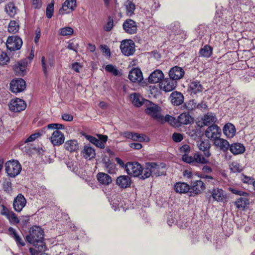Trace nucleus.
<instances>
[{
    "label": "nucleus",
    "mask_w": 255,
    "mask_h": 255,
    "mask_svg": "<svg viewBox=\"0 0 255 255\" xmlns=\"http://www.w3.org/2000/svg\"><path fill=\"white\" fill-rule=\"evenodd\" d=\"M82 153L84 158L89 160L94 158L96 155L95 149L88 145L84 146Z\"/></svg>",
    "instance_id": "34"
},
{
    "label": "nucleus",
    "mask_w": 255,
    "mask_h": 255,
    "mask_svg": "<svg viewBox=\"0 0 255 255\" xmlns=\"http://www.w3.org/2000/svg\"><path fill=\"white\" fill-rule=\"evenodd\" d=\"M151 167L152 175L159 176L163 174V171L162 170L164 168V165L162 163L159 164L155 162H149Z\"/></svg>",
    "instance_id": "26"
},
{
    "label": "nucleus",
    "mask_w": 255,
    "mask_h": 255,
    "mask_svg": "<svg viewBox=\"0 0 255 255\" xmlns=\"http://www.w3.org/2000/svg\"><path fill=\"white\" fill-rule=\"evenodd\" d=\"M128 78L133 83H139L143 79L142 73L139 68H133L128 73Z\"/></svg>",
    "instance_id": "14"
},
{
    "label": "nucleus",
    "mask_w": 255,
    "mask_h": 255,
    "mask_svg": "<svg viewBox=\"0 0 255 255\" xmlns=\"http://www.w3.org/2000/svg\"><path fill=\"white\" fill-rule=\"evenodd\" d=\"M26 239L28 243L33 245L38 250H47L46 245L43 242L44 231L40 227L34 226L30 228L29 234Z\"/></svg>",
    "instance_id": "1"
},
{
    "label": "nucleus",
    "mask_w": 255,
    "mask_h": 255,
    "mask_svg": "<svg viewBox=\"0 0 255 255\" xmlns=\"http://www.w3.org/2000/svg\"><path fill=\"white\" fill-rule=\"evenodd\" d=\"M47 129H53L55 130H58L64 129V126L60 124H49L46 127Z\"/></svg>",
    "instance_id": "57"
},
{
    "label": "nucleus",
    "mask_w": 255,
    "mask_h": 255,
    "mask_svg": "<svg viewBox=\"0 0 255 255\" xmlns=\"http://www.w3.org/2000/svg\"><path fill=\"white\" fill-rule=\"evenodd\" d=\"M146 139H148L146 136L142 134H138L134 132H132V136H131V139L140 142L147 141V140Z\"/></svg>",
    "instance_id": "51"
},
{
    "label": "nucleus",
    "mask_w": 255,
    "mask_h": 255,
    "mask_svg": "<svg viewBox=\"0 0 255 255\" xmlns=\"http://www.w3.org/2000/svg\"><path fill=\"white\" fill-rule=\"evenodd\" d=\"M99 138L95 143V145L100 148H104L105 143L108 140V136L106 135L98 134Z\"/></svg>",
    "instance_id": "41"
},
{
    "label": "nucleus",
    "mask_w": 255,
    "mask_h": 255,
    "mask_svg": "<svg viewBox=\"0 0 255 255\" xmlns=\"http://www.w3.org/2000/svg\"><path fill=\"white\" fill-rule=\"evenodd\" d=\"M211 193L213 200L217 202H223L226 197V195L224 191L218 188H214L212 190Z\"/></svg>",
    "instance_id": "24"
},
{
    "label": "nucleus",
    "mask_w": 255,
    "mask_h": 255,
    "mask_svg": "<svg viewBox=\"0 0 255 255\" xmlns=\"http://www.w3.org/2000/svg\"><path fill=\"white\" fill-rule=\"evenodd\" d=\"M176 86L177 81L172 80L170 78H165L160 83V89L166 92L173 90Z\"/></svg>",
    "instance_id": "11"
},
{
    "label": "nucleus",
    "mask_w": 255,
    "mask_h": 255,
    "mask_svg": "<svg viewBox=\"0 0 255 255\" xmlns=\"http://www.w3.org/2000/svg\"><path fill=\"white\" fill-rule=\"evenodd\" d=\"M10 235L14 239L18 245L24 246L25 243L22 238L17 234L16 230L12 227H9L8 229Z\"/></svg>",
    "instance_id": "35"
},
{
    "label": "nucleus",
    "mask_w": 255,
    "mask_h": 255,
    "mask_svg": "<svg viewBox=\"0 0 255 255\" xmlns=\"http://www.w3.org/2000/svg\"><path fill=\"white\" fill-rule=\"evenodd\" d=\"M230 151L234 155L243 153L245 151V147L243 144L234 143L229 146Z\"/></svg>",
    "instance_id": "30"
},
{
    "label": "nucleus",
    "mask_w": 255,
    "mask_h": 255,
    "mask_svg": "<svg viewBox=\"0 0 255 255\" xmlns=\"http://www.w3.org/2000/svg\"><path fill=\"white\" fill-rule=\"evenodd\" d=\"M174 189L176 193L182 194L189 192L190 193V187L189 185L185 182H177L174 184Z\"/></svg>",
    "instance_id": "25"
},
{
    "label": "nucleus",
    "mask_w": 255,
    "mask_h": 255,
    "mask_svg": "<svg viewBox=\"0 0 255 255\" xmlns=\"http://www.w3.org/2000/svg\"><path fill=\"white\" fill-rule=\"evenodd\" d=\"M182 159L187 163L194 164L193 156L189 155L188 154H183Z\"/></svg>",
    "instance_id": "59"
},
{
    "label": "nucleus",
    "mask_w": 255,
    "mask_h": 255,
    "mask_svg": "<svg viewBox=\"0 0 255 255\" xmlns=\"http://www.w3.org/2000/svg\"><path fill=\"white\" fill-rule=\"evenodd\" d=\"M236 132L234 125L231 123L226 124L223 128V133L228 138L234 137Z\"/></svg>",
    "instance_id": "27"
},
{
    "label": "nucleus",
    "mask_w": 255,
    "mask_h": 255,
    "mask_svg": "<svg viewBox=\"0 0 255 255\" xmlns=\"http://www.w3.org/2000/svg\"><path fill=\"white\" fill-rule=\"evenodd\" d=\"M116 182L120 188L126 189L130 187L131 180L128 175H120L117 177Z\"/></svg>",
    "instance_id": "18"
},
{
    "label": "nucleus",
    "mask_w": 255,
    "mask_h": 255,
    "mask_svg": "<svg viewBox=\"0 0 255 255\" xmlns=\"http://www.w3.org/2000/svg\"><path fill=\"white\" fill-rule=\"evenodd\" d=\"M11 224H17L19 223L20 220L16 215L12 211L5 217Z\"/></svg>",
    "instance_id": "47"
},
{
    "label": "nucleus",
    "mask_w": 255,
    "mask_h": 255,
    "mask_svg": "<svg viewBox=\"0 0 255 255\" xmlns=\"http://www.w3.org/2000/svg\"><path fill=\"white\" fill-rule=\"evenodd\" d=\"M46 129V128H43L42 129L36 133L31 134L24 141L25 143L31 142L35 140L37 138L42 135L45 133V130Z\"/></svg>",
    "instance_id": "43"
},
{
    "label": "nucleus",
    "mask_w": 255,
    "mask_h": 255,
    "mask_svg": "<svg viewBox=\"0 0 255 255\" xmlns=\"http://www.w3.org/2000/svg\"><path fill=\"white\" fill-rule=\"evenodd\" d=\"M0 207L1 208V210L0 212L1 215L6 217L11 211L3 204L1 205Z\"/></svg>",
    "instance_id": "63"
},
{
    "label": "nucleus",
    "mask_w": 255,
    "mask_h": 255,
    "mask_svg": "<svg viewBox=\"0 0 255 255\" xmlns=\"http://www.w3.org/2000/svg\"><path fill=\"white\" fill-rule=\"evenodd\" d=\"M230 169L234 173L240 172L242 170L240 164L237 162H233L230 165Z\"/></svg>",
    "instance_id": "54"
},
{
    "label": "nucleus",
    "mask_w": 255,
    "mask_h": 255,
    "mask_svg": "<svg viewBox=\"0 0 255 255\" xmlns=\"http://www.w3.org/2000/svg\"><path fill=\"white\" fill-rule=\"evenodd\" d=\"M114 25V21L113 19L109 18L108 22L105 25L104 29L106 31H110L112 30Z\"/></svg>",
    "instance_id": "61"
},
{
    "label": "nucleus",
    "mask_w": 255,
    "mask_h": 255,
    "mask_svg": "<svg viewBox=\"0 0 255 255\" xmlns=\"http://www.w3.org/2000/svg\"><path fill=\"white\" fill-rule=\"evenodd\" d=\"M203 123L204 126L215 125L217 121L216 115L212 113H207L202 118Z\"/></svg>",
    "instance_id": "29"
},
{
    "label": "nucleus",
    "mask_w": 255,
    "mask_h": 255,
    "mask_svg": "<svg viewBox=\"0 0 255 255\" xmlns=\"http://www.w3.org/2000/svg\"><path fill=\"white\" fill-rule=\"evenodd\" d=\"M9 110L14 112H18L25 110L26 104L25 102L18 98L12 100L8 104Z\"/></svg>",
    "instance_id": "9"
},
{
    "label": "nucleus",
    "mask_w": 255,
    "mask_h": 255,
    "mask_svg": "<svg viewBox=\"0 0 255 255\" xmlns=\"http://www.w3.org/2000/svg\"><path fill=\"white\" fill-rule=\"evenodd\" d=\"M41 65L43 71L45 76L47 75L48 70L50 67H52L53 62L49 60L48 62L45 60V57L43 56L41 58Z\"/></svg>",
    "instance_id": "44"
},
{
    "label": "nucleus",
    "mask_w": 255,
    "mask_h": 255,
    "mask_svg": "<svg viewBox=\"0 0 255 255\" xmlns=\"http://www.w3.org/2000/svg\"><path fill=\"white\" fill-rule=\"evenodd\" d=\"M193 159L194 164H195V163L206 164L209 162L208 159L199 153H195L194 154Z\"/></svg>",
    "instance_id": "42"
},
{
    "label": "nucleus",
    "mask_w": 255,
    "mask_h": 255,
    "mask_svg": "<svg viewBox=\"0 0 255 255\" xmlns=\"http://www.w3.org/2000/svg\"><path fill=\"white\" fill-rule=\"evenodd\" d=\"M66 150L70 151H76L79 149V144L77 140L72 139L66 141L64 145Z\"/></svg>",
    "instance_id": "32"
},
{
    "label": "nucleus",
    "mask_w": 255,
    "mask_h": 255,
    "mask_svg": "<svg viewBox=\"0 0 255 255\" xmlns=\"http://www.w3.org/2000/svg\"><path fill=\"white\" fill-rule=\"evenodd\" d=\"M203 90V86L200 84V82L197 80L191 82L189 84L188 88V92L192 96L199 93H201Z\"/></svg>",
    "instance_id": "20"
},
{
    "label": "nucleus",
    "mask_w": 255,
    "mask_h": 255,
    "mask_svg": "<svg viewBox=\"0 0 255 255\" xmlns=\"http://www.w3.org/2000/svg\"><path fill=\"white\" fill-rule=\"evenodd\" d=\"M212 53V49L209 45H205L199 51L200 56L204 57H209Z\"/></svg>",
    "instance_id": "46"
},
{
    "label": "nucleus",
    "mask_w": 255,
    "mask_h": 255,
    "mask_svg": "<svg viewBox=\"0 0 255 255\" xmlns=\"http://www.w3.org/2000/svg\"><path fill=\"white\" fill-rule=\"evenodd\" d=\"M126 9V14L128 16H131L134 14L135 9V4L130 0H127L124 4Z\"/></svg>",
    "instance_id": "36"
},
{
    "label": "nucleus",
    "mask_w": 255,
    "mask_h": 255,
    "mask_svg": "<svg viewBox=\"0 0 255 255\" xmlns=\"http://www.w3.org/2000/svg\"><path fill=\"white\" fill-rule=\"evenodd\" d=\"M123 28L125 31L130 34H134L137 31L136 22L131 19H127L123 23Z\"/></svg>",
    "instance_id": "21"
},
{
    "label": "nucleus",
    "mask_w": 255,
    "mask_h": 255,
    "mask_svg": "<svg viewBox=\"0 0 255 255\" xmlns=\"http://www.w3.org/2000/svg\"><path fill=\"white\" fill-rule=\"evenodd\" d=\"M45 251H37L36 249L30 248L29 249V252L31 255H48L47 254L42 253V252H45Z\"/></svg>",
    "instance_id": "62"
},
{
    "label": "nucleus",
    "mask_w": 255,
    "mask_h": 255,
    "mask_svg": "<svg viewBox=\"0 0 255 255\" xmlns=\"http://www.w3.org/2000/svg\"><path fill=\"white\" fill-rule=\"evenodd\" d=\"M206 137L212 141H215L221 135V130L216 125L210 126L205 132Z\"/></svg>",
    "instance_id": "7"
},
{
    "label": "nucleus",
    "mask_w": 255,
    "mask_h": 255,
    "mask_svg": "<svg viewBox=\"0 0 255 255\" xmlns=\"http://www.w3.org/2000/svg\"><path fill=\"white\" fill-rule=\"evenodd\" d=\"M105 70L115 76H117L119 74V71L117 69L111 64L107 65L105 67Z\"/></svg>",
    "instance_id": "56"
},
{
    "label": "nucleus",
    "mask_w": 255,
    "mask_h": 255,
    "mask_svg": "<svg viewBox=\"0 0 255 255\" xmlns=\"http://www.w3.org/2000/svg\"><path fill=\"white\" fill-rule=\"evenodd\" d=\"M50 141L54 146H59L62 144L65 140L64 134L58 130H55L52 133L50 138Z\"/></svg>",
    "instance_id": "12"
},
{
    "label": "nucleus",
    "mask_w": 255,
    "mask_h": 255,
    "mask_svg": "<svg viewBox=\"0 0 255 255\" xmlns=\"http://www.w3.org/2000/svg\"><path fill=\"white\" fill-rule=\"evenodd\" d=\"M9 58L8 57L6 53L1 52H0V65H3L6 64L8 61Z\"/></svg>",
    "instance_id": "58"
},
{
    "label": "nucleus",
    "mask_w": 255,
    "mask_h": 255,
    "mask_svg": "<svg viewBox=\"0 0 255 255\" xmlns=\"http://www.w3.org/2000/svg\"><path fill=\"white\" fill-rule=\"evenodd\" d=\"M171 103L174 106H179L183 103L184 96L183 94L177 91L173 92L169 97Z\"/></svg>",
    "instance_id": "23"
},
{
    "label": "nucleus",
    "mask_w": 255,
    "mask_h": 255,
    "mask_svg": "<svg viewBox=\"0 0 255 255\" xmlns=\"http://www.w3.org/2000/svg\"><path fill=\"white\" fill-rule=\"evenodd\" d=\"M164 77L162 72L159 70H156L149 76L148 80L150 83H157L161 81Z\"/></svg>",
    "instance_id": "28"
},
{
    "label": "nucleus",
    "mask_w": 255,
    "mask_h": 255,
    "mask_svg": "<svg viewBox=\"0 0 255 255\" xmlns=\"http://www.w3.org/2000/svg\"><path fill=\"white\" fill-rule=\"evenodd\" d=\"M6 13L10 17H13L17 13V8L13 3L9 2L5 6Z\"/></svg>",
    "instance_id": "37"
},
{
    "label": "nucleus",
    "mask_w": 255,
    "mask_h": 255,
    "mask_svg": "<svg viewBox=\"0 0 255 255\" xmlns=\"http://www.w3.org/2000/svg\"><path fill=\"white\" fill-rule=\"evenodd\" d=\"M27 65V60L25 59L16 63L13 69L17 75L23 76L26 74Z\"/></svg>",
    "instance_id": "17"
},
{
    "label": "nucleus",
    "mask_w": 255,
    "mask_h": 255,
    "mask_svg": "<svg viewBox=\"0 0 255 255\" xmlns=\"http://www.w3.org/2000/svg\"><path fill=\"white\" fill-rule=\"evenodd\" d=\"M194 119L188 113L184 112L181 114L176 119V127H179L182 125H186L193 123Z\"/></svg>",
    "instance_id": "13"
},
{
    "label": "nucleus",
    "mask_w": 255,
    "mask_h": 255,
    "mask_svg": "<svg viewBox=\"0 0 255 255\" xmlns=\"http://www.w3.org/2000/svg\"><path fill=\"white\" fill-rule=\"evenodd\" d=\"M97 177L98 181L104 185H109L112 181V178L109 175L103 172L99 173Z\"/></svg>",
    "instance_id": "33"
},
{
    "label": "nucleus",
    "mask_w": 255,
    "mask_h": 255,
    "mask_svg": "<svg viewBox=\"0 0 255 255\" xmlns=\"http://www.w3.org/2000/svg\"><path fill=\"white\" fill-rule=\"evenodd\" d=\"M162 120L161 121H159L158 123L161 124H163L165 122L169 123L171 125L174 127H176L177 124L176 123V119L174 117H173L169 115H166L165 117H164L162 115H161Z\"/></svg>",
    "instance_id": "39"
},
{
    "label": "nucleus",
    "mask_w": 255,
    "mask_h": 255,
    "mask_svg": "<svg viewBox=\"0 0 255 255\" xmlns=\"http://www.w3.org/2000/svg\"><path fill=\"white\" fill-rule=\"evenodd\" d=\"M6 45L8 49L14 51L21 48L22 41L18 36H10L7 37Z\"/></svg>",
    "instance_id": "5"
},
{
    "label": "nucleus",
    "mask_w": 255,
    "mask_h": 255,
    "mask_svg": "<svg viewBox=\"0 0 255 255\" xmlns=\"http://www.w3.org/2000/svg\"><path fill=\"white\" fill-rule=\"evenodd\" d=\"M10 88L11 91L14 93L21 92L26 88V83L21 78L13 79L10 82Z\"/></svg>",
    "instance_id": "8"
},
{
    "label": "nucleus",
    "mask_w": 255,
    "mask_h": 255,
    "mask_svg": "<svg viewBox=\"0 0 255 255\" xmlns=\"http://www.w3.org/2000/svg\"><path fill=\"white\" fill-rule=\"evenodd\" d=\"M197 145L199 150L203 152L206 157L208 158L211 156L210 148L211 145L208 140H200L197 142Z\"/></svg>",
    "instance_id": "22"
},
{
    "label": "nucleus",
    "mask_w": 255,
    "mask_h": 255,
    "mask_svg": "<svg viewBox=\"0 0 255 255\" xmlns=\"http://www.w3.org/2000/svg\"><path fill=\"white\" fill-rule=\"evenodd\" d=\"M182 107L183 109L186 110L188 112H192L197 108V104L194 100H191L184 103Z\"/></svg>",
    "instance_id": "38"
},
{
    "label": "nucleus",
    "mask_w": 255,
    "mask_h": 255,
    "mask_svg": "<svg viewBox=\"0 0 255 255\" xmlns=\"http://www.w3.org/2000/svg\"><path fill=\"white\" fill-rule=\"evenodd\" d=\"M201 135V128L199 127H196L189 131V135L195 140L199 139Z\"/></svg>",
    "instance_id": "45"
},
{
    "label": "nucleus",
    "mask_w": 255,
    "mask_h": 255,
    "mask_svg": "<svg viewBox=\"0 0 255 255\" xmlns=\"http://www.w3.org/2000/svg\"><path fill=\"white\" fill-rule=\"evenodd\" d=\"M125 169L128 175L138 177L141 174L142 167L138 162H128L126 165Z\"/></svg>",
    "instance_id": "6"
},
{
    "label": "nucleus",
    "mask_w": 255,
    "mask_h": 255,
    "mask_svg": "<svg viewBox=\"0 0 255 255\" xmlns=\"http://www.w3.org/2000/svg\"><path fill=\"white\" fill-rule=\"evenodd\" d=\"M249 204V200L245 197H240L235 202V205L238 209H244Z\"/></svg>",
    "instance_id": "48"
},
{
    "label": "nucleus",
    "mask_w": 255,
    "mask_h": 255,
    "mask_svg": "<svg viewBox=\"0 0 255 255\" xmlns=\"http://www.w3.org/2000/svg\"><path fill=\"white\" fill-rule=\"evenodd\" d=\"M230 191L234 194L241 196L246 197L248 196L249 194L246 192L242 190H239L235 188H231Z\"/></svg>",
    "instance_id": "60"
},
{
    "label": "nucleus",
    "mask_w": 255,
    "mask_h": 255,
    "mask_svg": "<svg viewBox=\"0 0 255 255\" xmlns=\"http://www.w3.org/2000/svg\"><path fill=\"white\" fill-rule=\"evenodd\" d=\"M26 200L24 196L21 194H18L14 199L13 202V208L17 212H20L25 206Z\"/></svg>",
    "instance_id": "10"
},
{
    "label": "nucleus",
    "mask_w": 255,
    "mask_h": 255,
    "mask_svg": "<svg viewBox=\"0 0 255 255\" xmlns=\"http://www.w3.org/2000/svg\"><path fill=\"white\" fill-rule=\"evenodd\" d=\"M130 98L132 99V103L137 107H140L142 105V102L140 100V96L138 94L133 93L130 95Z\"/></svg>",
    "instance_id": "52"
},
{
    "label": "nucleus",
    "mask_w": 255,
    "mask_h": 255,
    "mask_svg": "<svg viewBox=\"0 0 255 255\" xmlns=\"http://www.w3.org/2000/svg\"><path fill=\"white\" fill-rule=\"evenodd\" d=\"M54 10V3L51 2L49 3L46 7V16L48 18L52 17L53 14Z\"/></svg>",
    "instance_id": "55"
},
{
    "label": "nucleus",
    "mask_w": 255,
    "mask_h": 255,
    "mask_svg": "<svg viewBox=\"0 0 255 255\" xmlns=\"http://www.w3.org/2000/svg\"><path fill=\"white\" fill-rule=\"evenodd\" d=\"M185 74L184 70L179 66H174L169 71V77L172 80L177 81L183 78Z\"/></svg>",
    "instance_id": "15"
},
{
    "label": "nucleus",
    "mask_w": 255,
    "mask_h": 255,
    "mask_svg": "<svg viewBox=\"0 0 255 255\" xmlns=\"http://www.w3.org/2000/svg\"><path fill=\"white\" fill-rule=\"evenodd\" d=\"M18 23L15 20H11L8 27V31L10 33H15L19 30Z\"/></svg>",
    "instance_id": "49"
},
{
    "label": "nucleus",
    "mask_w": 255,
    "mask_h": 255,
    "mask_svg": "<svg viewBox=\"0 0 255 255\" xmlns=\"http://www.w3.org/2000/svg\"><path fill=\"white\" fill-rule=\"evenodd\" d=\"M120 49L124 55L129 56L135 52V44L131 39L124 40L121 42Z\"/></svg>",
    "instance_id": "4"
},
{
    "label": "nucleus",
    "mask_w": 255,
    "mask_h": 255,
    "mask_svg": "<svg viewBox=\"0 0 255 255\" xmlns=\"http://www.w3.org/2000/svg\"><path fill=\"white\" fill-rule=\"evenodd\" d=\"M140 178L142 179H145L152 176L151 167L150 166L149 162L145 164L144 168H142V173L140 175Z\"/></svg>",
    "instance_id": "40"
},
{
    "label": "nucleus",
    "mask_w": 255,
    "mask_h": 255,
    "mask_svg": "<svg viewBox=\"0 0 255 255\" xmlns=\"http://www.w3.org/2000/svg\"><path fill=\"white\" fill-rule=\"evenodd\" d=\"M74 30L71 27L61 28L59 30V34L62 36H69L73 33Z\"/></svg>",
    "instance_id": "50"
},
{
    "label": "nucleus",
    "mask_w": 255,
    "mask_h": 255,
    "mask_svg": "<svg viewBox=\"0 0 255 255\" xmlns=\"http://www.w3.org/2000/svg\"><path fill=\"white\" fill-rule=\"evenodd\" d=\"M145 105L146 108L145 109V112L147 115L150 116L157 122L162 120V109L160 107L148 100H146Z\"/></svg>",
    "instance_id": "2"
},
{
    "label": "nucleus",
    "mask_w": 255,
    "mask_h": 255,
    "mask_svg": "<svg viewBox=\"0 0 255 255\" xmlns=\"http://www.w3.org/2000/svg\"><path fill=\"white\" fill-rule=\"evenodd\" d=\"M214 145L224 151H227L230 146V144L227 140L221 138L220 137L214 141Z\"/></svg>",
    "instance_id": "31"
},
{
    "label": "nucleus",
    "mask_w": 255,
    "mask_h": 255,
    "mask_svg": "<svg viewBox=\"0 0 255 255\" xmlns=\"http://www.w3.org/2000/svg\"><path fill=\"white\" fill-rule=\"evenodd\" d=\"M180 150L183 154H188L190 151V148L188 145L184 144L180 147Z\"/></svg>",
    "instance_id": "64"
},
{
    "label": "nucleus",
    "mask_w": 255,
    "mask_h": 255,
    "mask_svg": "<svg viewBox=\"0 0 255 255\" xmlns=\"http://www.w3.org/2000/svg\"><path fill=\"white\" fill-rule=\"evenodd\" d=\"M76 7V0H66L62 5V7L59 10L61 14L68 13L73 11Z\"/></svg>",
    "instance_id": "19"
},
{
    "label": "nucleus",
    "mask_w": 255,
    "mask_h": 255,
    "mask_svg": "<svg viewBox=\"0 0 255 255\" xmlns=\"http://www.w3.org/2000/svg\"><path fill=\"white\" fill-rule=\"evenodd\" d=\"M205 189V184L201 180L195 181L190 187V196L200 194Z\"/></svg>",
    "instance_id": "16"
},
{
    "label": "nucleus",
    "mask_w": 255,
    "mask_h": 255,
    "mask_svg": "<svg viewBox=\"0 0 255 255\" xmlns=\"http://www.w3.org/2000/svg\"><path fill=\"white\" fill-rule=\"evenodd\" d=\"M11 182L9 179H6L3 182L2 187L4 191L7 194H10L12 191Z\"/></svg>",
    "instance_id": "53"
},
{
    "label": "nucleus",
    "mask_w": 255,
    "mask_h": 255,
    "mask_svg": "<svg viewBox=\"0 0 255 255\" xmlns=\"http://www.w3.org/2000/svg\"><path fill=\"white\" fill-rule=\"evenodd\" d=\"M5 167L6 172L8 176L11 177H15L18 175L21 170L20 164L16 160L6 162L5 164Z\"/></svg>",
    "instance_id": "3"
}]
</instances>
